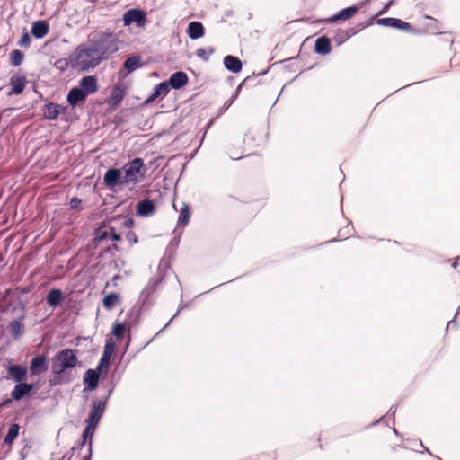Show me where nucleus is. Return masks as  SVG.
Segmentation results:
<instances>
[{
  "mask_svg": "<svg viewBox=\"0 0 460 460\" xmlns=\"http://www.w3.org/2000/svg\"><path fill=\"white\" fill-rule=\"evenodd\" d=\"M86 93L81 88H73L67 94V102L70 105L75 106L79 102L86 98Z\"/></svg>",
  "mask_w": 460,
  "mask_h": 460,
  "instance_id": "nucleus-17",
  "label": "nucleus"
},
{
  "mask_svg": "<svg viewBox=\"0 0 460 460\" xmlns=\"http://www.w3.org/2000/svg\"><path fill=\"white\" fill-rule=\"evenodd\" d=\"M32 390V385L20 382L16 385L11 393V396L13 400L19 401L24 395L28 394Z\"/></svg>",
  "mask_w": 460,
  "mask_h": 460,
  "instance_id": "nucleus-13",
  "label": "nucleus"
},
{
  "mask_svg": "<svg viewBox=\"0 0 460 460\" xmlns=\"http://www.w3.org/2000/svg\"><path fill=\"white\" fill-rule=\"evenodd\" d=\"M31 44V37L28 32H23L22 38L19 40V45L21 47H29Z\"/></svg>",
  "mask_w": 460,
  "mask_h": 460,
  "instance_id": "nucleus-35",
  "label": "nucleus"
},
{
  "mask_svg": "<svg viewBox=\"0 0 460 460\" xmlns=\"http://www.w3.org/2000/svg\"><path fill=\"white\" fill-rule=\"evenodd\" d=\"M315 51L322 55H326L331 52V44L329 39L321 37L315 41Z\"/></svg>",
  "mask_w": 460,
  "mask_h": 460,
  "instance_id": "nucleus-22",
  "label": "nucleus"
},
{
  "mask_svg": "<svg viewBox=\"0 0 460 460\" xmlns=\"http://www.w3.org/2000/svg\"><path fill=\"white\" fill-rule=\"evenodd\" d=\"M32 375H40L48 369L47 358L44 355H40L32 358L31 367Z\"/></svg>",
  "mask_w": 460,
  "mask_h": 460,
  "instance_id": "nucleus-6",
  "label": "nucleus"
},
{
  "mask_svg": "<svg viewBox=\"0 0 460 460\" xmlns=\"http://www.w3.org/2000/svg\"><path fill=\"white\" fill-rule=\"evenodd\" d=\"M100 372L96 369H88L84 376V383L87 385L89 390H94L99 382Z\"/></svg>",
  "mask_w": 460,
  "mask_h": 460,
  "instance_id": "nucleus-9",
  "label": "nucleus"
},
{
  "mask_svg": "<svg viewBox=\"0 0 460 460\" xmlns=\"http://www.w3.org/2000/svg\"><path fill=\"white\" fill-rule=\"evenodd\" d=\"M140 66L141 58L137 55L129 57L124 63V68L128 73H131Z\"/></svg>",
  "mask_w": 460,
  "mask_h": 460,
  "instance_id": "nucleus-24",
  "label": "nucleus"
},
{
  "mask_svg": "<svg viewBox=\"0 0 460 460\" xmlns=\"http://www.w3.org/2000/svg\"><path fill=\"white\" fill-rule=\"evenodd\" d=\"M451 324H455L454 320H452V321L448 322V323H447V327H448V326H450Z\"/></svg>",
  "mask_w": 460,
  "mask_h": 460,
  "instance_id": "nucleus-42",
  "label": "nucleus"
},
{
  "mask_svg": "<svg viewBox=\"0 0 460 460\" xmlns=\"http://www.w3.org/2000/svg\"><path fill=\"white\" fill-rule=\"evenodd\" d=\"M459 313H460V307L458 308V310H457V312H456V315L457 314H459Z\"/></svg>",
  "mask_w": 460,
  "mask_h": 460,
  "instance_id": "nucleus-46",
  "label": "nucleus"
},
{
  "mask_svg": "<svg viewBox=\"0 0 460 460\" xmlns=\"http://www.w3.org/2000/svg\"><path fill=\"white\" fill-rule=\"evenodd\" d=\"M119 49L118 40L111 32L95 31L89 35L86 43L79 45L69 57L72 67L88 71Z\"/></svg>",
  "mask_w": 460,
  "mask_h": 460,
  "instance_id": "nucleus-1",
  "label": "nucleus"
},
{
  "mask_svg": "<svg viewBox=\"0 0 460 460\" xmlns=\"http://www.w3.org/2000/svg\"><path fill=\"white\" fill-rule=\"evenodd\" d=\"M81 89L84 91L86 95L94 93L97 91V82L95 77L92 75L84 76L79 83Z\"/></svg>",
  "mask_w": 460,
  "mask_h": 460,
  "instance_id": "nucleus-12",
  "label": "nucleus"
},
{
  "mask_svg": "<svg viewBox=\"0 0 460 460\" xmlns=\"http://www.w3.org/2000/svg\"><path fill=\"white\" fill-rule=\"evenodd\" d=\"M165 328H166V327L164 326V328H163L159 332H156V335H159V333H160L163 330H164Z\"/></svg>",
  "mask_w": 460,
  "mask_h": 460,
  "instance_id": "nucleus-45",
  "label": "nucleus"
},
{
  "mask_svg": "<svg viewBox=\"0 0 460 460\" xmlns=\"http://www.w3.org/2000/svg\"><path fill=\"white\" fill-rule=\"evenodd\" d=\"M49 32V25L45 21H37L33 22L31 33L35 38L41 39Z\"/></svg>",
  "mask_w": 460,
  "mask_h": 460,
  "instance_id": "nucleus-19",
  "label": "nucleus"
},
{
  "mask_svg": "<svg viewBox=\"0 0 460 460\" xmlns=\"http://www.w3.org/2000/svg\"><path fill=\"white\" fill-rule=\"evenodd\" d=\"M81 203V200L76 199V198H74L70 200V208H77V207L79 206V204Z\"/></svg>",
  "mask_w": 460,
  "mask_h": 460,
  "instance_id": "nucleus-38",
  "label": "nucleus"
},
{
  "mask_svg": "<svg viewBox=\"0 0 460 460\" xmlns=\"http://www.w3.org/2000/svg\"><path fill=\"white\" fill-rule=\"evenodd\" d=\"M65 110L66 108L59 104L49 103L45 106L43 114L46 119L52 120L57 119Z\"/></svg>",
  "mask_w": 460,
  "mask_h": 460,
  "instance_id": "nucleus-14",
  "label": "nucleus"
},
{
  "mask_svg": "<svg viewBox=\"0 0 460 460\" xmlns=\"http://www.w3.org/2000/svg\"><path fill=\"white\" fill-rule=\"evenodd\" d=\"M185 307H187V304L181 303L179 305V308L176 312V314L170 319V321L165 324V327H168V325L171 323V322L180 314L181 310H183Z\"/></svg>",
  "mask_w": 460,
  "mask_h": 460,
  "instance_id": "nucleus-37",
  "label": "nucleus"
},
{
  "mask_svg": "<svg viewBox=\"0 0 460 460\" xmlns=\"http://www.w3.org/2000/svg\"><path fill=\"white\" fill-rule=\"evenodd\" d=\"M358 10V9L356 6H350V7L342 9L335 15L328 18L326 21L329 23H333V22H337L338 20H348V19L351 18L354 14H356Z\"/></svg>",
  "mask_w": 460,
  "mask_h": 460,
  "instance_id": "nucleus-10",
  "label": "nucleus"
},
{
  "mask_svg": "<svg viewBox=\"0 0 460 460\" xmlns=\"http://www.w3.org/2000/svg\"><path fill=\"white\" fill-rule=\"evenodd\" d=\"M20 427L18 424H12L9 427L8 433L4 438V442L11 445L19 434Z\"/></svg>",
  "mask_w": 460,
  "mask_h": 460,
  "instance_id": "nucleus-27",
  "label": "nucleus"
},
{
  "mask_svg": "<svg viewBox=\"0 0 460 460\" xmlns=\"http://www.w3.org/2000/svg\"><path fill=\"white\" fill-rule=\"evenodd\" d=\"M119 279V275H116V276H114V277H113L112 280H113V281H116V280H118Z\"/></svg>",
  "mask_w": 460,
  "mask_h": 460,
  "instance_id": "nucleus-41",
  "label": "nucleus"
},
{
  "mask_svg": "<svg viewBox=\"0 0 460 460\" xmlns=\"http://www.w3.org/2000/svg\"><path fill=\"white\" fill-rule=\"evenodd\" d=\"M377 24L387 26V27H393L397 28L400 30L407 31L411 28L410 23L403 22L402 20L396 19V18H382L377 20Z\"/></svg>",
  "mask_w": 460,
  "mask_h": 460,
  "instance_id": "nucleus-7",
  "label": "nucleus"
},
{
  "mask_svg": "<svg viewBox=\"0 0 460 460\" xmlns=\"http://www.w3.org/2000/svg\"><path fill=\"white\" fill-rule=\"evenodd\" d=\"M126 332L124 323L115 322L112 325L111 334L118 339H121Z\"/></svg>",
  "mask_w": 460,
  "mask_h": 460,
  "instance_id": "nucleus-30",
  "label": "nucleus"
},
{
  "mask_svg": "<svg viewBox=\"0 0 460 460\" xmlns=\"http://www.w3.org/2000/svg\"><path fill=\"white\" fill-rule=\"evenodd\" d=\"M426 451H427L429 455L431 454V453H430V451H429V449L426 448Z\"/></svg>",
  "mask_w": 460,
  "mask_h": 460,
  "instance_id": "nucleus-47",
  "label": "nucleus"
},
{
  "mask_svg": "<svg viewBox=\"0 0 460 460\" xmlns=\"http://www.w3.org/2000/svg\"><path fill=\"white\" fill-rule=\"evenodd\" d=\"M12 335L13 338H19L23 332V325L19 321H13L10 323Z\"/></svg>",
  "mask_w": 460,
  "mask_h": 460,
  "instance_id": "nucleus-31",
  "label": "nucleus"
},
{
  "mask_svg": "<svg viewBox=\"0 0 460 460\" xmlns=\"http://www.w3.org/2000/svg\"><path fill=\"white\" fill-rule=\"evenodd\" d=\"M146 170L143 159L135 158L120 169H109L104 174L103 181L109 188L118 185H136L144 181Z\"/></svg>",
  "mask_w": 460,
  "mask_h": 460,
  "instance_id": "nucleus-2",
  "label": "nucleus"
},
{
  "mask_svg": "<svg viewBox=\"0 0 460 460\" xmlns=\"http://www.w3.org/2000/svg\"><path fill=\"white\" fill-rule=\"evenodd\" d=\"M169 84L168 82H162L158 84L155 88L154 89V92L152 94L148 97L146 102H154L156 98L161 96H165L169 93Z\"/></svg>",
  "mask_w": 460,
  "mask_h": 460,
  "instance_id": "nucleus-20",
  "label": "nucleus"
},
{
  "mask_svg": "<svg viewBox=\"0 0 460 460\" xmlns=\"http://www.w3.org/2000/svg\"><path fill=\"white\" fill-rule=\"evenodd\" d=\"M123 22L125 26H129L132 23L139 28H143L146 22V13L140 9H130L123 14Z\"/></svg>",
  "mask_w": 460,
  "mask_h": 460,
  "instance_id": "nucleus-5",
  "label": "nucleus"
},
{
  "mask_svg": "<svg viewBox=\"0 0 460 460\" xmlns=\"http://www.w3.org/2000/svg\"><path fill=\"white\" fill-rule=\"evenodd\" d=\"M8 374L17 382H22L27 375V368L20 365H10L7 367Z\"/></svg>",
  "mask_w": 460,
  "mask_h": 460,
  "instance_id": "nucleus-8",
  "label": "nucleus"
},
{
  "mask_svg": "<svg viewBox=\"0 0 460 460\" xmlns=\"http://www.w3.org/2000/svg\"><path fill=\"white\" fill-rule=\"evenodd\" d=\"M99 238L100 239L111 238V240H114V241L120 240V237L116 234V233L114 232V230L112 228H111L109 232H104L103 234H100Z\"/></svg>",
  "mask_w": 460,
  "mask_h": 460,
  "instance_id": "nucleus-33",
  "label": "nucleus"
},
{
  "mask_svg": "<svg viewBox=\"0 0 460 460\" xmlns=\"http://www.w3.org/2000/svg\"><path fill=\"white\" fill-rule=\"evenodd\" d=\"M124 94V90L120 86L115 87L111 92L110 103L113 106L119 104L122 101Z\"/></svg>",
  "mask_w": 460,
  "mask_h": 460,
  "instance_id": "nucleus-26",
  "label": "nucleus"
},
{
  "mask_svg": "<svg viewBox=\"0 0 460 460\" xmlns=\"http://www.w3.org/2000/svg\"><path fill=\"white\" fill-rule=\"evenodd\" d=\"M226 68L233 73H238L242 70L243 65L239 58L228 55L224 58Z\"/></svg>",
  "mask_w": 460,
  "mask_h": 460,
  "instance_id": "nucleus-18",
  "label": "nucleus"
},
{
  "mask_svg": "<svg viewBox=\"0 0 460 460\" xmlns=\"http://www.w3.org/2000/svg\"><path fill=\"white\" fill-rule=\"evenodd\" d=\"M104 350L110 353H114L115 342L112 338H108L105 341Z\"/></svg>",
  "mask_w": 460,
  "mask_h": 460,
  "instance_id": "nucleus-34",
  "label": "nucleus"
},
{
  "mask_svg": "<svg viewBox=\"0 0 460 460\" xmlns=\"http://www.w3.org/2000/svg\"><path fill=\"white\" fill-rule=\"evenodd\" d=\"M26 80L23 76L14 75L11 78L10 85L12 91L9 94H20L23 92Z\"/></svg>",
  "mask_w": 460,
  "mask_h": 460,
  "instance_id": "nucleus-16",
  "label": "nucleus"
},
{
  "mask_svg": "<svg viewBox=\"0 0 460 460\" xmlns=\"http://www.w3.org/2000/svg\"><path fill=\"white\" fill-rule=\"evenodd\" d=\"M167 82L169 87L172 86L173 89H180L188 83V76L184 72H176L171 75Z\"/></svg>",
  "mask_w": 460,
  "mask_h": 460,
  "instance_id": "nucleus-11",
  "label": "nucleus"
},
{
  "mask_svg": "<svg viewBox=\"0 0 460 460\" xmlns=\"http://www.w3.org/2000/svg\"><path fill=\"white\" fill-rule=\"evenodd\" d=\"M77 363V358L72 349L58 352L52 359V372L60 375L66 369L73 368Z\"/></svg>",
  "mask_w": 460,
  "mask_h": 460,
  "instance_id": "nucleus-4",
  "label": "nucleus"
},
{
  "mask_svg": "<svg viewBox=\"0 0 460 460\" xmlns=\"http://www.w3.org/2000/svg\"><path fill=\"white\" fill-rule=\"evenodd\" d=\"M188 36L192 40H197L204 35V27L199 22H191L188 25Z\"/></svg>",
  "mask_w": 460,
  "mask_h": 460,
  "instance_id": "nucleus-15",
  "label": "nucleus"
},
{
  "mask_svg": "<svg viewBox=\"0 0 460 460\" xmlns=\"http://www.w3.org/2000/svg\"><path fill=\"white\" fill-rule=\"evenodd\" d=\"M106 410V399L93 401L88 418L86 419V426L84 429V439H92L93 433Z\"/></svg>",
  "mask_w": 460,
  "mask_h": 460,
  "instance_id": "nucleus-3",
  "label": "nucleus"
},
{
  "mask_svg": "<svg viewBox=\"0 0 460 460\" xmlns=\"http://www.w3.org/2000/svg\"><path fill=\"white\" fill-rule=\"evenodd\" d=\"M393 430L394 434L398 435V431L396 430V429H394Z\"/></svg>",
  "mask_w": 460,
  "mask_h": 460,
  "instance_id": "nucleus-44",
  "label": "nucleus"
},
{
  "mask_svg": "<svg viewBox=\"0 0 460 460\" xmlns=\"http://www.w3.org/2000/svg\"><path fill=\"white\" fill-rule=\"evenodd\" d=\"M109 365L110 360H108L107 358L105 359L103 357H102L96 367V370L102 373L104 368H107L109 367Z\"/></svg>",
  "mask_w": 460,
  "mask_h": 460,
  "instance_id": "nucleus-36",
  "label": "nucleus"
},
{
  "mask_svg": "<svg viewBox=\"0 0 460 460\" xmlns=\"http://www.w3.org/2000/svg\"><path fill=\"white\" fill-rule=\"evenodd\" d=\"M456 266H457V262L456 261V262L453 263V267L456 268Z\"/></svg>",
  "mask_w": 460,
  "mask_h": 460,
  "instance_id": "nucleus-43",
  "label": "nucleus"
},
{
  "mask_svg": "<svg viewBox=\"0 0 460 460\" xmlns=\"http://www.w3.org/2000/svg\"><path fill=\"white\" fill-rule=\"evenodd\" d=\"M24 56L19 49H14L11 53V63L13 66H18L23 61Z\"/></svg>",
  "mask_w": 460,
  "mask_h": 460,
  "instance_id": "nucleus-32",
  "label": "nucleus"
},
{
  "mask_svg": "<svg viewBox=\"0 0 460 460\" xmlns=\"http://www.w3.org/2000/svg\"><path fill=\"white\" fill-rule=\"evenodd\" d=\"M63 298V294L59 289H52L47 295V303L51 307L58 306Z\"/></svg>",
  "mask_w": 460,
  "mask_h": 460,
  "instance_id": "nucleus-23",
  "label": "nucleus"
},
{
  "mask_svg": "<svg viewBox=\"0 0 460 460\" xmlns=\"http://www.w3.org/2000/svg\"><path fill=\"white\" fill-rule=\"evenodd\" d=\"M215 52L214 48H199L196 50V56L204 61H208L211 55Z\"/></svg>",
  "mask_w": 460,
  "mask_h": 460,
  "instance_id": "nucleus-28",
  "label": "nucleus"
},
{
  "mask_svg": "<svg viewBox=\"0 0 460 460\" xmlns=\"http://www.w3.org/2000/svg\"><path fill=\"white\" fill-rule=\"evenodd\" d=\"M441 460V459H440Z\"/></svg>",
  "mask_w": 460,
  "mask_h": 460,
  "instance_id": "nucleus-48",
  "label": "nucleus"
},
{
  "mask_svg": "<svg viewBox=\"0 0 460 460\" xmlns=\"http://www.w3.org/2000/svg\"><path fill=\"white\" fill-rule=\"evenodd\" d=\"M119 296L115 293H111L104 296L102 304L107 310H111L119 303Z\"/></svg>",
  "mask_w": 460,
  "mask_h": 460,
  "instance_id": "nucleus-25",
  "label": "nucleus"
},
{
  "mask_svg": "<svg viewBox=\"0 0 460 460\" xmlns=\"http://www.w3.org/2000/svg\"><path fill=\"white\" fill-rule=\"evenodd\" d=\"M155 211V205L149 199H144L137 204V213L140 216L148 217Z\"/></svg>",
  "mask_w": 460,
  "mask_h": 460,
  "instance_id": "nucleus-21",
  "label": "nucleus"
},
{
  "mask_svg": "<svg viewBox=\"0 0 460 460\" xmlns=\"http://www.w3.org/2000/svg\"><path fill=\"white\" fill-rule=\"evenodd\" d=\"M392 4H393V1H390V2L387 4V5L384 8V10L380 12V13H385V12L386 11V9H387L390 5H392Z\"/></svg>",
  "mask_w": 460,
  "mask_h": 460,
  "instance_id": "nucleus-40",
  "label": "nucleus"
},
{
  "mask_svg": "<svg viewBox=\"0 0 460 460\" xmlns=\"http://www.w3.org/2000/svg\"><path fill=\"white\" fill-rule=\"evenodd\" d=\"M190 211L188 209V206L184 205V207L181 209L179 218H178V224L179 226H185L189 221H190Z\"/></svg>",
  "mask_w": 460,
  "mask_h": 460,
  "instance_id": "nucleus-29",
  "label": "nucleus"
},
{
  "mask_svg": "<svg viewBox=\"0 0 460 460\" xmlns=\"http://www.w3.org/2000/svg\"><path fill=\"white\" fill-rule=\"evenodd\" d=\"M113 354L112 353H110V352H107L105 350H103V353L102 355V357H103L105 359L107 358L108 360L111 361V358Z\"/></svg>",
  "mask_w": 460,
  "mask_h": 460,
  "instance_id": "nucleus-39",
  "label": "nucleus"
}]
</instances>
